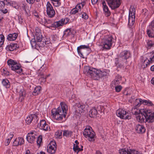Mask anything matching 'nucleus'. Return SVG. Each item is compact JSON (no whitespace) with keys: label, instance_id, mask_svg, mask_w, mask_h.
I'll return each instance as SVG.
<instances>
[{"label":"nucleus","instance_id":"nucleus-1","mask_svg":"<svg viewBox=\"0 0 154 154\" xmlns=\"http://www.w3.org/2000/svg\"><path fill=\"white\" fill-rule=\"evenodd\" d=\"M83 71L86 75L94 80H98L100 78L107 76L109 72V71L107 69L101 71L89 66L85 67Z\"/></svg>","mask_w":154,"mask_h":154},{"label":"nucleus","instance_id":"nucleus-2","mask_svg":"<svg viewBox=\"0 0 154 154\" xmlns=\"http://www.w3.org/2000/svg\"><path fill=\"white\" fill-rule=\"evenodd\" d=\"M60 106L57 109H53L51 110V114L53 118L57 121H61L65 118L68 109L67 106L64 102H61Z\"/></svg>","mask_w":154,"mask_h":154},{"label":"nucleus","instance_id":"nucleus-3","mask_svg":"<svg viewBox=\"0 0 154 154\" xmlns=\"http://www.w3.org/2000/svg\"><path fill=\"white\" fill-rule=\"evenodd\" d=\"M83 134L84 136L86 138H87L89 141H94L95 134L90 126H86L83 132Z\"/></svg>","mask_w":154,"mask_h":154},{"label":"nucleus","instance_id":"nucleus-4","mask_svg":"<svg viewBox=\"0 0 154 154\" xmlns=\"http://www.w3.org/2000/svg\"><path fill=\"white\" fill-rule=\"evenodd\" d=\"M7 63L12 70L19 74L22 72L23 70L21 68L20 65H18L17 63L14 60L10 59L8 60Z\"/></svg>","mask_w":154,"mask_h":154},{"label":"nucleus","instance_id":"nucleus-5","mask_svg":"<svg viewBox=\"0 0 154 154\" xmlns=\"http://www.w3.org/2000/svg\"><path fill=\"white\" fill-rule=\"evenodd\" d=\"M141 111L146 122H154V112H152L151 110L143 109Z\"/></svg>","mask_w":154,"mask_h":154},{"label":"nucleus","instance_id":"nucleus-6","mask_svg":"<svg viewBox=\"0 0 154 154\" xmlns=\"http://www.w3.org/2000/svg\"><path fill=\"white\" fill-rule=\"evenodd\" d=\"M114 39L111 35H108L105 37L102 42L103 47L106 49H110L114 42Z\"/></svg>","mask_w":154,"mask_h":154},{"label":"nucleus","instance_id":"nucleus-7","mask_svg":"<svg viewBox=\"0 0 154 154\" xmlns=\"http://www.w3.org/2000/svg\"><path fill=\"white\" fill-rule=\"evenodd\" d=\"M27 141L30 143H33L37 139L36 143L37 145L38 146V136L37 132L35 131L32 132L28 133L26 137Z\"/></svg>","mask_w":154,"mask_h":154},{"label":"nucleus","instance_id":"nucleus-8","mask_svg":"<svg viewBox=\"0 0 154 154\" xmlns=\"http://www.w3.org/2000/svg\"><path fill=\"white\" fill-rule=\"evenodd\" d=\"M117 116L121 119H131V116L128 112L125 109H119L116 111Z\"/></svg>","mask_w":154,"mask_h":154},{"label":"nucleus","instance_id":"nucleus-9","mask_svg":"<svg viewBox=\"0 0 154 154\" xmlns=\"http://www.w3.org/2000/svg\"><path fill=\"white\" fill-rule=\"evenodd\" d=\"M108 5L112 10L115 9L120 6L122 0H107Z\"/></svg>","mask_w":154,"mask_h":154},{"label":"nucleus","instance_id":"nucleus-10","mask_svg":"<svg viewBox=\"0 0 154 154\" xmlns=\"http://www.w3.org/2000/svg\"><path fill=\"white\" fill-rule=\"evenodd\" d=\"M120 154H142L138 151L130 148H125L119 150Z\"/></svg>","mask_w":154,"mask_h":154},{"label":"nucleus","instance_id":"nucleus-11","mask_svg":"<svg viewBox=\"0 0 154 154\" xmlns=\"http://www.w3.org/2000/svg\"><path fill=\"white\" fill-rule=\"evenodd\" d=\"M41 63L40 64V66H42L39 69V71H42V73L41 72H39V76H41V77L39 78V79L42 82H45V79L46 78V76H44V74L45 73L44 71L46 70V65L44 64V60L42 61V60H40Z\"/></svg>","mask_w":154,"mask_h":154},{"label":"nucleus","instance_id":"nucleus-12","mask_svg":"<svg viewBox=\"0 0 154 154\" xmlns=\"http://www.w3.org/2000/svg\"><path fill=\"white\" fill-rule=\"evenodd\" d=\"M38 114L37 113L29 115L26 119V122L28 125L30 124L33 121L34 123H37L38 120Z\"/></svg>","mask_w":154,"mask_h":154},{"label":"nucleus","instance_id":"nucleus-13","mask_svg":"<svg viewBox=\"0 0 154 154\" xmlns=\"http://www.w3.org/2000/svg\"><path fill=\"white\" fill-rule=\"evenodd\" d=\"M36 34L35 36H34V38H32L30 41V43L32 47L33 48L38 50V45L37 44V42H38V28H37L35 29Z\"/></svg>","mask_w":154,"mask_h":154},{"label":"nucleus","instance_id":"nucleus-14","mask_svg":"<svg viewBox=\"0 0 154 154\" xmlns=\"http://www.w3.org/2000/svg\"><path fill=\"white\" fill-rule=\"evenodd\" d=\"M39 48H40V47L43 48L45 45L49 44L50 42L45 35L43 36L41 33H39Z\"/></svg>","mask_w":154,"mask_h":154},{"label":"nucleus","instance_id":"nucleus-15","mask_svg":"<svg viewBox=\"0 0 154 154\" xmlns=\"http://www.w3.org/2000/svg\"><path fill=\"white\" fill-rule=\"evenodd\" d=\"M47 13L50 17H54L55 15V11L52 5L49 2H47L46 5Z\"/></svg>","mask_w":154,"mask_h":154},{"label":"nucleus","instance_id":"nucleus-16","mask_svg":"<svg viewBox=\"0 0 154 154\" xmlns=\"http://www.w3.org/2000/svg\"><path fill=\"white\" fill-rule=\"evenodd\" d=\"M57 145L55 141H52L47 146V151L49 153L53 154L55 153Z\"/></svg>","mask_w":154,"mask_h":154},{"label":"nucleus","instance_id":"nucleus-17","mask_svg":"<svg viewBox=\"0 0 154 154\" xmlns=\"http://www.w3.org/2000/svg\"><path fill=\"white\" fill-rule=\"evenodd\" d=\"M73 107L75 112L80 114L82 112L83 109L85 108V105L80 103H76L73 106Z\"/></svg>","mask_w":154,"mask_h":154},{"label":"nucleus","instance_id":"nucleus-18","mask_svg":"<svg viewBox=\"0 0 154 154\" xmlns=\"http://www.w3.org/2000/svg\"><path fill=\"white\" fill-rule=\"evenodd\" d=\"M102 4L103 14L106 17H108L111 14V12L109 10L108 7L106 5L105 1L103 0Z\"/></svg>","mask_w":154,"mask_h":154},{"label":"nucleus","instance_id":"nucleus-19","mask_svg":"<svg viewBox=\"0 0 154 154\" xmlns=\"http://www.w3.org/2000/svg\"><path fill=\"white\" fill-rule=\"evenodd\" d=\"M142 109H141L139 110V112H137L135 111L134 114L136 115L139 114V115L136 117L137 119V121L141 123L144 122V120L145 119V117H144L143 116V114L142 112H141V110Z\"/></svg>","mask_w":154,"mask_h":154},{"label":"nucleus","instance_id":"nucleus-20","mask_svg":"<svg viewBox=\"0 0 154 154\" xmlns=\"http://www.w3.org/2000/svg\"><path fill=\"white\" fill-rule=\"evenodd\" d=\"M119 56L125 60H127L131 57L130 52L129 51H124L120 53L119 55Z\"/></svg>","mask_w":154,"mask_h":154},{"label":"nucleus","instance_id":"nucleus-21","mask_svg":"<svg viewBox=\"0 0 154 154\" xmlns=\"http://www.w3.org/2000/svg\"><path fill=\"white\" fill-rule=\"evenodd\" d=\"M84 49H90V48L88 45H81L77 47V52L79 55L81 57L83 56L82 50Z\"/></svg>","mask_w":154,"mask_h":154},{"label":"nucleus","instance_id":"nucleus-22","mask_svg":"<svg viewBox=\"0 0 154 154\" xmlns=\"http://www.w3.org/2000/svg\"><path fill=\"white\" fill-rule=\"evenodd\" d=\"M135 129L137 132L139 134L143 133L146 131L145 127L142 125H137L135 127Z\"/></svg>","mask_w":154,"mask_h":154},{"label":"nucleus","instance_id":"nucleus-23","mask_svg":"<svg viewBox=\"0 0 154 154\" xmlns=\"http://www.w3.org/2000/svg\"><path fill=\"white\" fill-rule=\"evenodd\" d=\"M40 129L45 131H47L50 128L48 125L46 123L45 121L42 119L40 122Z\"/></svg>","mask_w":154,"mask_h":154},{"label":"nucleus","instance_id":"nucleus-24","mask_svg":"<svg viewBox=\"0 0 154 154\" xmlns=\"http://www.w3.org/2000/svg\"><path fill=\"white\" fill-rule=\"evenodd\" d=\"M18 48V46L17 44L11 43L7 46L6 48L8 51H12L14 50H16Z\"/></svg>","mask_w":154,"mask_h":154},{"label":"nucleus","instance_id":"nucleus-25","mask_svg":"<svg viewBox=\"0 0 154 154\" xmlns=\"http://www.w3.org/2000/svg\"><path fill=\"white\" fill-rule=\"evenodd\" d=\"M122 80V76L119 75H117L116 76L115 79L112 82L111 85L113 87L114 85H116L120 83Z\"/></svg>","mask_w":154,"mask_h":154},{"label":"nucleus","instance_id":"nucleus-26","mask_svg":"<svg viewBox=\"0 0 154 154\" xmlns=\"http://www.w3.org/2000/svg\"><path fill=\"white\" fill-rule=\"evenodd\" d=\"M146 58L148 60L150 63L154 62V52L153 51L147 53L145 55Z\"/></svg>","mask_w":154,"mask_h":154},{"label":"nucleus","instance_id":"nucleus-27","mask_svg":"<svg viewBox=\"0 0 154 154\" xmlns=\"http://www.w3.org/2000/svg\"><path fill=\"white\" fill-rule=\"evenodd\" d=\"M18 36V34L15 33L10 34L7 35V39L8 41H13L15 40Z\"/></svg>","mask_w":154,"mask_h":154},{"label":"nucleus","instance_id":"nucleus-28","mask_svg":"<svg viewBox=\"0 0 154 154\" xmlns=\"http://www.w3.org/2000/svg\"><path fill=\"white\" fill-rule=\"evenodd\" d=\"M97 113V110L95 107H94L89 111V115L90 117H94L96 116Z\"/></svg>","mask_w":154,"mask_h":154},{"label":"nucleus","instance_id":"nucleus-29","mask_svg":"<svg viewBox=\"0 0 154 154\" xmlns=\"http://www.w3.org/2000/svg\"><path fill=\"white\" fill-rule=\"evenodd\" d=\"M135 20V16H129L128 25L130 28L134 25Z\"/></svg>","mask_w":154,"mask_h":154},{"label":"nucleus","instance_id":"nucleus-30","mask_svg":"<svg viewBox=\"0 0 154 154\" xmlns=\"http://www.w3.org/2000/svg\"><path fill=\"white\" fill-rule=\"evenodd\" d=\"M146 34L150 38H154V30L148 27L146 29Z\"/></svg>","mask_w":154,"mask_h":154},{"label":"nucleus","instance_id":"nucleus-31","mask_svg":"<svg viewBox=\"0 0 154 154\" xmlns=\"http://www.w3.org/2000/svg\"><path fill=\"white\" fill-rule=\"evenodd\" d=\"M19 93L20 95V99L22 101L24 99V97H25L26 92L24 89L22 88L20 89Z\"/></svg>","mask_w":154,"mask_h":154},{"label":"nucleus","instance_id":"nucleus-32","mask_svg":"<svg viewBox=\"0 0 154 154\" xmlns=\"http://www.w3.org/2000/svg\"><path fill=\"white\" fill-rule=\"evenodd\" d=\"M3 85L6 88H9L10 87V83L7 79H3L2 81Z\"/></svg>","mask_w":154,"mask_h":154},{"label":"nucleus","instance_id":"nucleus-33","mask_svg":"<svg viewBox=\"0 0 154 154\" xmlns=\"http://www.w3.org/2000/svg\"><path fill=\"white\" fill-rule=\"evenodd\" d=\"M143 100H142L141 99H137L135 100L134 104L135 106L136 109L139 107L141 104L143 103Z\"/></svg>","mask_w":154,"mask_h":154},{"label":"nucleus","instance_id":"nucleus-34","mask_svg":"<svg viewBox=\"0 0 154 154\" xmlns=\"http://www.w3.org/2000/svg\"><path fill=\"white\" fill-rule=\"evenodd\" d=\"M72 131L69 130H64L63 131V135L66 137H71L72 134Z\"/></svg>","mask_w":154,"mask_h":154},{"label":"nucleus","instance_id":"nucleus-35","mask_svg":"<svg viewBox=\"0 0 154 154\" xmlns=\"http://www.w3.org/2000/svg\"><path fill=\"white\" fill-rule=\"evenodd\" d=\"M143 58V61H142V66H143V68H145L147 67L148 65H149V63H151L146 58V57L145 58L144 57Z\"/></svg>","mask_w":154,"mask_h":154},{"label":"nucleus","instance_id":"nucleus-36","mask_svg":"<svg viewBox=\"0 0 154 154\" xmlns=\"http://www.w3.org/2000/svg\"><path fill=\"white\" fill-rule=\"evenodd\" d=\"M22 9L25 11L26 14H28V13L29 12V8L27 5L26 4H23L22 6Z\"/></svg>","mask_w":154,"mask_h":154},{"label":"nucleus","instance_id":"nucleus-37","mask_svg":"<svg viewBox=\"0 0 154 154\" xmlns=\"http://www.w3.org/2000/svg\"><path fill=\"white\" fill-rule=\"evenodd\" d=\"M135 11L133 7H131L129 11V16H135Z\"/></svg>","mask_w":154,"mask_h":154},{"label":"nucleus","instance_id":"nucleus-38","mask_svg":"<svg viewBox=\"0 0 154 154\" xmlns=\"http://www.w3.org/2000/svg\"><path fill=\"white\" fill-rule=\"evenodd\" d=\"M54 5L55 7H58L61 5L60 0H51Z\"/></svg>","mask_w":154,"mask_h":154},{"label":"nucleus","instance_id":"nucleus-39","mask_svg":"<svg viewBox=\"0 0 154 154\" xmlns=\"http://www.w3.org/2000/svg\"><path fill=\"white\" fill-rule=\"evenodd\" d=\"M71 28L67 29L64 31V35L66 36H69L72 35Z\"/></svg>","mask_w":154,"mask_h":154},{"label":"nucleus","instance_id":"nucleus-40","mask_svg":"<svg viewBox=\"0 0 154 154\" xmlns=\"http://www.w3.org/2000/svg\"><path fill=\"white\" fill-rule=\"evenodd\" d=\"M147 45L148 48H150L154 46V43L151 40H148L147 42Z\"/></svg>","mask_w":154,"mask_h":154},{"label":"nucleus","instance_id":"nucleus-41","mask_svg":"<svg viewBox=\"0 0 154 154\" xmlns=\"http://www.w3.org/2000/svg\"><path fill=\"white\" fill-rule=\"evenodd\" d=\"M143 103L144 105H147L148 106H152L153 105L152 102L149 100H144L143 102Z\"/></svg>","mask_w":154,"mask_h":154},{"label":"nucleus","instance_id":"nucleus-42","mask_svg":"<svg viewBox=\"0 0 154 154\" xmlns=\"http://www.w3.org/2000/svg\"><path fill=\"white\" fill-rule=\"evenodd\" d=\"M62 132L61 131L58 130L55 133L56 137L57 138H62Z\"/></svg>","mask_w":154,"mask_h":154},{"label":"nucleus","instance_id":"nucleus-43","mask_svg":"<svg viewBox=\"0 0 154 154\" xmlns=\"http://www.w3.org/2000/svg\"><path fill=\"white\" fill-rule=\"evenodd\" d=\"M47 27L52 29H55L57 28L55 22H53L51 25L47 26Z\"/></svg>","mask_w":154,"mask_h":154},{"label":"nucleus","instance_id":"nucleus-44","mask_svg":"<svg viewBox=\"0 0 154 154\" xmlns=\"http://www.w3.org/2000/svg\"><path fill=\"white\" fill-rule=\"evenodd\" d=\"M61 20L63 25L64 24H66L67 23H68L69 20V19L67 17H65Z\"/></svg>","mask_w":154,"mask_h":154},{"label":"nucleus","instance_id":"nucleus-45","mask_svg":"<svg viewBox=\"0 0 154 154\" xmlns=\"http://www.w3.org/2000/svg\"><path fill=\"white\" fill-rule=\"evenodd\" d=\"M4 37L3 35H0V47L3 45L4 41Z\"/></svg>","mask_w":154,"mask_h":154},{"label":"nucleus","instance_id":"nucleus-46","mask_svg":"<svg viewBox=\"0 0 154 154\" xmlns=\"http://www.w3.org/2000/svg\"><path fill=\"white\" fill-rule=\"evenodd\" d=\"M82 14L81 15V17L82 18L85 20H87L88 18V16L86 12H82Z\"/></svg>","mask_w":154,"mask_h":154},{"label":"nucleus","instance_id":"nucleus-47","mask_svg":"<svg viewBox=\"0 0 154 154\" xmlns=\"http://www.w3.org/2000/svg\"><path fill=\"white\" fill-rule=\"evenodd\" d=\"M46 22V19L44 17L40 18L39 17V22L42 25H45Z\"/></svg>","mask_w":154,"mask_h":154},{"label":"nucleus","instance_id":"nucleus-48","mask_svg":"<svg viewBox=\"0 0 154 154\" xmlns=\"http://www.w3.org/2000/svg\"><path fill=\"white\" fill-rule=\"evenodd\" d=\"M55 23L57 28H58L59 27L62 26L63 25L61 20L55 22Z\"/></svg>","mask_w":154,"mask_h":154},{"label":"nucleus","instance_id":"nucleus-49","mask_svg":"<svg viewBox=\"0 0 154 154\" xmlns=\"http://www.w3.org/2000/svg\"><path fill=\"white\" fill-rule=\"evenodd\" d=\"M148 27L151 29L152 30H154V20L151 22Z\"/></svg>","mask_w":154,"mask_h":154},{"label":"nucleus","instance_id":"nucleus-50","mask_svg":"<svg viewBox=\"0 0 154 154\" xmlns=\"http://www.w3.org/2000/svg\"><path fill=\"white\" fill-rule=\"evenodd\" d=\"M122 87L121 85L117 86L115 87V89L116 92H120L122 89Z\"/></svg>","mask_w":154,"mask_h":154},{"label":"nucleus","instance_id":"nucleus-51","mask_svg":"<svg viewBox=\"0 0 154 154\" xmlns=\"http://www.w3.org/2000/svg\"><path fill=\"white\" fill-rule=\"evenodd\" d=\"M18 140L19 139L17 138H16L14 140L13 143V145L14 146H17L20 145Z\"/></svg>","mask_w":154,"mask_h":154},{"label":"nucleus","instance_id":"nucleus-52","mask_svg":"<svg viewBox=\"0 0 154 154\" xmlns=\"http://www.w3.org/2000/svg\"><path fill=\"white\" fill-rule=\"evenodd\" d=\"M38 87H36L35 88L33 91L32 93V95L34 96L38 95Z\"/></svg>","mask_w":154,"mask_h":154},{"label":"nucleus","instance_id":"nucleus-53","mask_svg":"<svg viewBox=\"0 0 154 154\" xmlns=\"http://www.w3.org/2000/svg\"><path fill=\"white\" fill-rule=\"evenodd\" d=\"M17 139H19L18 141L20 145H21L24 143V140L23 138L19 137H18Z\"/></svg>","mask_w":154,"mask_h":154},{"label":"nucleus","instance_id":"nucleus-54","mask_svg":"<svg viewBox=\"0 0 154 154\" xmlns=\"http://www.w3.org/2000/svg\"><path fill=\"white\" fill-rule=\"evenodd\" d=\"M53 21L52 20H46L45 24L44 25L47 27V26H49L50 25H51L53 23Z\"/></svg>","mask_w":154,"mask_h":154},{"label":"nucleus","instance_id":"nucleus-55","mask_svg":"<svg viewBox=\"0 0 154 154\" xmlns=\"http://www.w3.org/2000/svg\"><path fill=\"white\" fill-rule=\"evenodd\" d=\"M78 10L75 9L74 8L72 9L70 12V13L72 14H75L76 13H78Z\"/></svg>","mask_w":154,"mask_h":154},{"label":"nucleus","instance_id":"nucleus-56","mask_svg":"<svg viewBox=\"0 0 154 154\" xmlns=\"http://www.w3.org/2000/svg\"><path fill=\"white\" fill-rule=\"evenodd\" d=\"M143 14L147 16L148 14V11L146 9H144L143 10Z\"/></svg>","mask_w":154,"mask_h":154},{"label":"nucleus","instance_id":"nucleus-57","mask_svg":"<svg viewBox=\"0 0 154 154\" xmlns=\"http://www.w3.org/2000/svg\"><path fill=\"white\" fill-rule=\"evenodd\" d=\"M5 4L4 2L0 1V9L3 8L5 6Z\"/></svg>","mask_w":154,"mask_h":154},{"label":"nucleus","instance_id":"nucleus-58","mask_svg":"<svg viewBox=\"0 0 154 154\" xmlns=\"http://www.w3.org/2000/svg\"><path fill=\"white\" fill-rule=\"evenodd\" d=\"M79 147L78 145H75V144H74L73 149L75 152H76L77 151V149H78Z\"/></svg>","mask_w":154,"mask_h":154},{"label":"nucleus","instance_id":"nucleus-59","mask_svg":"<svg viewBox=\"0 0 154 154\" xmlns=\"http://www.w3.org/2000/svg\"><path fill=\"white\" fill-rule=\"evenodd\" d=\"M10 140L9 138H8L7 139L5 142V145L6 146H8L10 143Z\"/></svg>","mask_w":154,"mask_h":154},{"label":"nucleus","instance_id":"nucleus-60","mask_svg":"<svg viewBox=\"0 0 154 154\" xmlns=\"http://www.w3.org/2000/svg\"><path fill=\"white\" fill-rule=\"evenodd\" d=\"M3 73L5 74L6 75H8L9 74V72L6 70V69H3Z\"/></svg>","mask_w":154,"mask_h":154},{"label":"nucleus","instance_id":"nucleus-61","mask_svg":"<svg viewBox=\"0 0 154 154\" xmlns=\"http://www.w3.org/2000/svg\"><path fill=\"white\" fill-rule=\"evenodd\" d=\"M18 18L19 23H21L23 22V19L22 17L21 16H19Z\"/></svg>","mask_w":154,"mask_h":154},{"label":"nucleus","instance_id":"nucleus-62","mask_svg":"<svg viewBox=\"0 0 154 154\" xmlns=\"http://www.w3.org/2000/svg\"><path fill=\"white\" fill-rule=\"evenodd\" d=\"M6 154H13L12 151L9 149H8L6 152Z\"/></svg>","mask_w":154,"mask_h":154},{"label":"nucleus","instance_id":"nucleus-63","mask_svg":"<svg viewBox=\"0 0 154 154\" xmlns=\"http://www.w3.org/2000/svg\"><path fill=\"white\" fill-rule=\"evenodd\" d=\"M13 136L14 135L13 134L12 132H11L8 135V138H9V139L11 140L13 137Z\"/></svg>","mask_w":154,"mask_h":154},{"label":"nucleus","instance_id":"nucleus-64","mask_svg":"<svg viewBox=\"0 0 154 154\" xmlns=\"http://www.w3.org/2000/svg\"><path fill=\"white\" fill-rule=\"evenodd\" d=\"M40 140V141L39 142V147L40 146L41 144L42 143V137L41 135H39V140Z\"/></svg>","mask_w":154,"mask_h":154}]
</instances>
